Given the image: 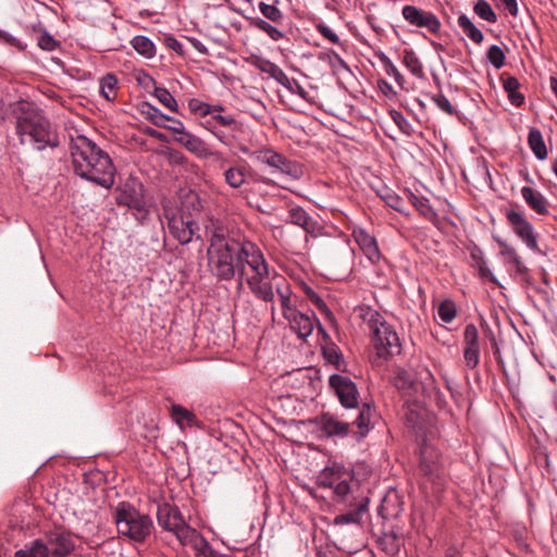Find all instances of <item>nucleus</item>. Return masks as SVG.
<instances>
[{"mask_svg": "<svg viewBox=\"0 0 557 557\" xmlns=\"http://www.w3.org/2000/svg\"><path fill=\"white\" fill-rule=\"evenodd\" d=\"M232 255L231 269L212 272L218 281L231 282L237 276V289L246 284L251 294L264 302H273L274 281L280 276L268 263L261 248L248 239Z\"/></svg>", "mask_w": 557, "mask_h": 557, "instance_id": "1", "label": "nucleus"}, {"mask_svg": "<svg viewBox=\"0 0 557 557\" xmlns=\"http://www.w3.org/2000/svg\"><path fill=\"white\" fill-rule=\"evenodd\" d=\"M74 173L106 189L114 184L115 168L110 156L84 135L71 139Z\"/></svg>", "mask_w": 557, "mask_h": 557, "instance_id": "2", "label": "nucleus"}, {"mask_svg": "<svg viewBox=\"0 0 557 557\" xmlns=\"http://www.w3.org/2000/svg\"><path fill=\"white\" fill-rule=\"evenodd\" d=\"M205 234L209 243L207 259L210 273L231 269L232 255L248 240L228 216H208Z\"/></svg>", "mask_w": 557, "mask_h": 557, "instance_id": "3", "label": "nucleus"}, {"mask_svg": "<svg viewBox=\"0 0 557 557\" xmlns=\"http://www.w3.org/2000/svg\"><path fill=\"white\" fill-rule=\"evenodd\" d=\"M15 132L22 145L36 151L54 149L60 145L59 134L42 111L33 102L18 101L13 109Z\"/></svg>", "mask_w": 557, "mask_h": 557, "instance_id": "4", "label": "nucleus"}, {"mask_svg": "<svg viewBox=\"0 0 557 557\" xmlns=\"http://www.w3.org/2000/svg\"><path fill=\"white\" fill-rule=\"evenodd\" d=\"M114 521L121 536L143 543L151 534L153 522L149 515L141 513L135 506L121 502L114 510Z\"/></svg>", "mask_w": 557, "mask_h": 557, "instance_id": "5", "label": "nucleus"}, {"mask_svg": "<svg viewBox=\"0 0 557 557\" xmlns=\"http://www.w3.org/2000/svg\"><path fill=\"white\" fill-rule=\"evenodd\" d=\"M75 548L71 533L54 530L46 534L45 540H35L29 547L15 553V557H65Z\"/></svg>", "mask_w": 557, "mask_h": 557, "instance_id": "6", "label": "nucleus"}, {"mask_svg": "<svg viewBox=\"0 0 557 557\" xmlns=\"http://www.w3.org/2000/svg\"><path fill=\"white\" fill-rule=\"evenodd\" d=\"M372 344L379 358L388 359L401 352V343L395 329L379 313L369 321Z\"/></svg>", "mask_w": 557, "mask_h": 557, "instance_id": "7", "label": "nucleus"}, {"mask_svg": "<svg viewBox=\"0 0 557 557\" xmlns=\"http://www.w3.org/2000/svg\"><path fill=\"white\" fill-rule=\"evenodd\" d=\"M163 219L170 234L181 244H189L194 236L198 233V224L193 220L189 213L172 208L168 205L163 206Z\"/></svg>", "mask_w": 557, "mask_h": 557, "instance_id": "8", "label": "nucleus"}, {"mask_svg": "<svg viewBox=\"0 0 557 557\" xmlns=\"http://www.w3.org/2000/svg\"><path fill=\"white\" fill-rule=\"evenodd\" d=\"M240 151L249 154L253 160L267 164L268 166L287 174L294 178H298L302 174L301 166L292 160H288L283 154L270 148H263L255 151H249L247 147H240Z\"/></svg>", "mask_w": 557, "mask_h": 557, "instance_id": "9", "label": "nucleus"}, {"mask_svg": "<svg viewBox=\"0 0 557 557\" xmlns=\"http://www.w3.org/2000/svg\"><path fill=\"white\" fill-rule=\"evenodd\" d=\"M506 220L515 235L532 251L541 252L536 233L533 224L527 215L518 210L508 209L505 212Z\"/></svg>", "mask_w": 557, "mask_h": 557, "instance_id": "10", "label": "nucleus"}, {"mask_svg": "<svg viewBox=\"0 0 557 557\" xmlns=\"http://www.w3.org/2000/svg\"><path fill=\"white\" fill-rule=\"evenodd\" d=\"M223 176L225 183L235 189L242 188L249 182L270 184V180L258 175L246 162L228 166Z\"/></svg>", "mask_w": 557, "mask_h": 557, "instance_id": "11", "label": "nucleus"}, {"mask_svg": "<svg viewBox=\"0 0 557 557\" xmlns=\"http://www.w3.org/2000/svg\"><path fill=\"white\" fill-rule=\"evenodd\" d=\"M330 387L336 394L339 403L345 408H355L358 406L359 392L356 384L342 374H332L329 377Z\"/></svg>", "mask_w": 557, "mask_h": 557, "instance_id": "12", "label": "nucleus"}, {"mask_svg": "<svg viewBox=\"0 0 557 557\" xmlns=\"http://www.w3.org/2000/svg\"><path fill=\"white\" fill-rule=\"evenodd\" d=\"M403 16L409 24L417 27H424L433 34L438 33L441 29V23L435 14L414 5H405L403 8Z\"/></svg>", "mask_w": 557, "mask_h": 557, "instance_id": "13", "label": "nucleus"}, {"mask_svg": "<svg viewBox=\"0 0 557 557\" xmlns=\"http://www.w3.org/2000/svg\"><path fill=\"white\" fill-rule=\"evenodd\" d=\"M287 223L301 227L308 235L318 237L322 235V224L311 216L302 207L294 206L288 210Z\"/></svg>", "mask_w": 557, "mask_h": 557, "instance_id": "14", "label": "nucleus"}, {"mask_svg": "<svg viewBox=\"0 0 557 557\" xmlns=\"http://www.w3.org/2000/svg\"><path fill=\"white\" fill-rule=\"evenodd\" d=\"M285 319L288 321L292 331L295 332L298 338L301 339H306L307 337H309L312 334L314 326L321 324L317 319L314 312H311L309 314L296 310L290 315H287Z\"/></svg>", "mask_w": 557, "mask_h": 557, "instance_id": "15", "label": "nucleus"}, {"mask_svg": "<svg viewBox=\"0 0 557 557\" xmlns=\"http://www.w3.org/2000/svg\"><path fill=\"white\" fill-rule=\"evenodd\" d=\"M318 335L321 336V350L327 363L333 364L337 370H345L346 362L339 347L332 341L329 333L321 324H318Z\"/></svg>", "mask_w": 557, "mask_h": 557, "instance_id": "16", "label": "nucleus"}, {"mask_svg": "<svg viewBox=\"0 0 557 557\" xmlns=\"http://www.w3.org/2000/svg\"><path fill=\"white\" fill-rule=\"evenodd\" d=\"M314 423L321 432L327 437L348 435L350 423L339 420L337 417L330 412L322 413L314 419Z\"/></svg>", "mask_w": 557, "mask_h": 557, "instance_id": "17", "label": "nucleus"}, {"mask_svg": "<svg viewBox=\"0 0 557 557\" xmlns=\"http://www.w3.org/2000/svg\"><path fill=\"white\" fill-rule=\"evenodd\" d=\"M352 237L366 258L372 263L376 264L382 259L377 242L374 236L370 235L363 228H355Z\"/></svg>", "mask_w": 557, "mask_h": 557, "instance_id": "18", "label": "nucleus"}, {"mask_svg": "<svg viewBox=\"0 0 557 557\" xmlns=\"http://www.w3.org/2000/svg\"><path fill=\"white\" fill-rule=\"evenodd\" d=\"M252 65L260 72L268 74L289 91H294L293 85H297V79L289 78L275 63L263 58H256V60L252 61Z\"/></svg>", "mask_w": 557, "mask_h": 557, "instance_id": "19", "label": "nucleus"}, {"mask_svg": "<svg viewBox=\"0 0 557 557\" xmlns=\"http://www.w3.org/2000/svg\"><path fill=\"white\" fill-rule=\"evenodd\" d=\"M157 520L162 529L173 532L184 518L177 507L163 503L158 506Z\"/></svg>", "mask_w": 557, "mask_h": 557, "instance_id": "20", "label": "nucleus"}, {"mask_svg": "<svg viewBox=\"0 0 557 557\" xmlns=\"http://www.w3.org/2000/svg\"><path fill=\"white\" fill-rule=\"evenodd\" d=\"M369 499L362 497L360 502L351 509L334 518L335 525L354 524L360 527L363 519L368 516Z\"/></svg>", "mask_w": 557, "mask_h": 557, "instance_id": "21", "label": "nucleus"}, {"mask_svg": "<svg viewBox=\"0 0 557 557\" xmlns=\"http://www.w3.org/2000/svg\"><path fill=\"white\" fill-rule=\"evenodd\" d=\"M128 208L143 210L145 207L144 186L137 181L127 182L122 191V200Z\"/></svg>", "mask_w": 557, "mask_h": 557, "instance_id": "22", "label": "nucleus"}, {"mask_svg": "<svg viewBox=\"0 0 557 557\" xmlns=\"http://www.w3.org/2000/svg\"><path fill=\"white\" fill-rule=\"evenodd\" d=\"M496 242L502 248L499 252L500 256L504 258L506 263L513 265L516 275L527 277L529 275V269L516 248L503 239H497Z\"/></svg>", "mask_w": 557, "mask_h": 557, "instance_id": "23", "label": "nucleus"}, {"mask_svg": "<svg viewBox=\"0 0 557 557\" xmlns=\"http://www.w3.org/2000/svg\"><path fill=\"white\" fill-rule=\"evenodd\" d=\"M521 196L532 211L540 215L548 214L549 201L540 190L530 186H523L521 188Z\"/></svg>", "mask_w": 557, "mask_h": 557, "instance_id": "24", "label": "nucleus"}, {"mask_svg": "<svg viewBox=\"0 0 557 557\" xmlns=\"http://www.w3.org/2000/svg\"><path fill=\"white\" fill-rule=\"evenodd\" d=\"M379 548L388 556H396L404 546L403 536L395 530L384 531L376 539Z\"/></svg>", "mask_w": 557, "mask_h": 557, "instance_id": "25", "label": "nucleus"}, {"mask_svg": "<svg viewBox=\"0 0 557 557\" xmlns=\"http://www.w3.org/2000/svg\"><path fill=\"white\" fill-rule=\"evenodd\" d=\"M274 289L278 295L284 318L298 310L292 302L293 292L290 289V285L283 276L280 275L274 281L273 290Z\"/></svg>", "mask_w": 557, "mask_h": 557, "instance_id": "26", "label": "nucleus"}, {"mask_svg": "<svg viewBox=\"0 0 557 557\" xmlns=\"http://www.w3.org/2000/svg\"><path fill=\"white\" fill-rule=\"evenodd\" d=\"M395 387L405 395L411 396L417 389L416 375L406 369H397L394 376Z\"/></svg>", "mask_w": 557, "mask_h": 557, "instance_id": "27", "label": "nucleus"}, {"mask_svg": "<svg viewBox=\"0 0 557 557\" xmlns=\"http://www.w3.org/2000/svg\"><path fill=\"white\" fill-rule=\"evenodd\" d=\"M503 88L507 92L510 103L515 107H521L524 103V96L519 91V81L510 75L503 74L500 77Z\"/></svg>", "mask_w": 557, "mask_h": 557, "instance_id": "28", "label": "nucleus"}, {"mask_svg": "<svg viewBox=\"0 0 557 557\" xmlns=\"http://www.w3.org/2000/svg\"><path fill=\"white\" fill-rule=\"evenodd\" d=\"M373 412H374L373 407L370 404L364 403V404H362V406L359 410L358 417L351 423L352 425H356L358 428L357 435L359 438L364 437L369 433V431L371 429L370 424H371V419H372Z\"/></svg>", "mask_w": 557, "mask_h": 557, "instance_id": "29", "label": "nucleus"}, {"mask_svg": "<svg viewBox=\"0 0 557 557\" xmlns=\"http://www.w3.org/2000/svg\"><path fill=\"white\" fill-rule=\"evenodd\" d=\"M185 149H187L193 154L197 156L198 158H210V157H216L218 159L222 158V153L212 151L209 147V145L202 140L201 138L197 136H193L190 140H187V145L184 146Z\"/></svg>", "mask_w": 557, "mask_h": 557, "instance_id": "30", "label": "nucleus"}, {"mask_svg": "<svg viewBox=\"0 0 557 557\" xmlns=\"http://www.w3.org/2000/svg\"><path fill=\"white\" fill-rule=\"evenodd\" d=\"M470 257L473 261V265L478 270V274L482 280H488L490 282L499 285L497 278L494 276L492 271L488 269L486 260L484 259L483 251L475 247L471 250Z\"/></svg>", "mask_w": 557, "mask_h": 557, "instance_id": "31", "label": "nucleus"}, {"mask_svg": "<svg viewBox=\"0 0 557 557\" xmlns=\"http://www.w3.org/2000/svg\"><path fill=\"white\" fill-rule=\"evenodd\" d=\"M173 533L176 535L181 544L193 545V547H195L196 544L199 543V540L203 537L196 529L190 528L185 520L178 524L177 529H175Z\"/></svg>", "mask_w": 557, "mask_h": 557, "instance_id": "32", "label": "nucleus"}, {"mask_svg": "<svg viewBox=\"0 0 557 557\" xmlns=\"http://www.w3.org/2000/svg\"><path fill=\"white\" fill-rule=\"evenodd\" d=\"M528 144L530 149L539 160H544L547 158V148L540 129L532 127L529 131Z\"/></svg>", "mask_w": 557, "mask_h": 557, "instance_id": "33", "label": "nucleus"}, {"mask_svg": "<svg viewBox=\"0 0 557 557\" xmlns=\"http://www.w3.org/2000/svg\"><path fill=\"white\" fill-rule=\"evenodd\" d=\"M171 417L181 428L194 426L197 423L196 414L181 405L172 406Z\"/></svg>", "mask_w": 557, "mask_h": 557, "instance_id": "34", "label": "nucleus"}, {"mask_svg": "<svg viewBox=\"0 0 557 557\" xmlns=\"http://www.w3.org/2000/svg\"><path fill=\"white\" fill-rule=\"evenodd\" d=\"M458 26L473 42L481 44L483 41V33L471 22V20L466 14L462 13L458 16Z\"/></svg>", "mask_w": 557, "mask_h": 557, "instance_id": "35", "label": "nucleus"}, {"mask_svg": "<svg viewBox=\"0 0 557 557\" xmlns=\"http://www.w3.org/2000/svg\"><path fill=\"white\" fill-rule=\"evenodd\" d=\"M132 47L143 57L152 59L156 55V46L151 39L146 36H135L132 41Z\"/></svg>", "mask_w": 557, "mask_h": 557, "instance_id": "36", "label": "nucleus"}, {"mask_svg": "<svg viewBox=\"0 0 557 557\" xmlns=\"http://www.w3.org/2000/svg\"><path fill=\"white\" fill-rule=\"evenodd\" d=\"M403 63L413 76L418 78L424 76L423 65L413 50H404Z\"/></svg>", "mask_w": 557, "mask_h": 557, "instance_id": "37", "label": "nucleus"}, {"mask_svg": "<svg viewBox=\"0 0 557 557\" xmlns=\"http://www.w3.org/2000/svg\"><path fill=\"white\" fill-rule=\"evenodd\" d=\"M305 294L307 298L315 306L321 314L325 317L327 321L335 324V317L331 309L327 307L325 301L309 286L305 287Z\"/></svg>", "mask_w": 557, "mask_h": 557, "instance_id": "38", "label": "nucleus"}, {"mask_svg": "<svg viewBox=\"0 0 557 557\" xmlns=\"http://www.w3.org/2000/svg\"><path fill=\"white\" fill-rule=\"evenodd\" d=\"M409 201L411 205L425 218L432 219L436 216L435 211L430 205V201L424 196H418L410 190H407Z\"/></svg>", "mask_w": 557, "mask_h": 557, "instance_id": "39", "label": "nucleus"}, {"mask_svg": "<svg viewBox=\"0 0 557 557\" xmlns=\"http://www.w3.org/2000/svg\"><path fill=\"white\" fill-rule=\"evenodd\" d=\"M218 110L211 114V120L224 127H230L234 132H240L243 124L234 119L231 114H222L224 108L216 106Z\"/></svg>", "mask_w": 557, "mask_h": 557, "instance_id": "40", "label": "nucleus"}, {"mask_svg": "<svg viewBox=\"0 0 557 557\" xmlns=\"http://www.w3.org/2000/svg\"><path fill=\"white\" fill-rule=\"evenodd\" d=\"M348 471L337 465V463H334L332 467H327L325 468L319 475V484L321 486H324V487H329V485L326 484L327 481L330 482H338L344 473H347Z\"/></svg>", "mask_w": 557, "mask_h": 557, "instance_id": "41", "label": "nucleus"}, {"mask_svg": "<svg viewBox=\"0 0 557 557\" xmlns=\"http://www.w3.org/2000/svg\"><path fill=\"white\" fill-rule=\"evenodd\" d=\"M141 112L153 125L166 127V122L170 120V116L163 114L157 107L145 102Z\"/></svg>", "mask_w": 557, "mask_h": 557, "instance_id": "42", "label": "nucleus"}, {"mask_svg": "<svg viewBox=\"0 0 557 557\" xmlns=\"http://www.w3.org/2000/svg\"><path fill=\"white\" fill-rule=\"evenodd\" d=\"M251 24L259 30L267 34L274 41H278L285 37L284 33L278 29L276 24L272 25L270 22H268L263 18H260V17L252 18Z\"/></svg>", "mask_w": 557, "mask_h": 557, "instance_id": "43", "label": "nucleus"}, {"mask_svg": "<svg viewBox=\"0 0 557 557\" xmlns=\"http://www.w3.org/2000/svg\"><path fill=\"white\" fill-rule=\"evenodd\" d=\"M117 78L113 74H107L100 79V94L108 101L116 98Z\"/></svg>", "mask_w": 557, "mask_h": 557, "instance_id": "44", "label": "nucleus"}, {"mask_svg": "<svg viewBox=\"0 0 557 557\" xmlns=\"http://www.w3.org/2000/svg\"><path fill=\"white\" fill-rule=\"evenodd\" d=\"M376 57L377 59L380 60L385 73L388 75V76H392L395 82L400 86L403 87L404 84H405V77L403 76V74L399 72V70L396 67V65L392 62V60L384 53V52H379L376 53Z\"/></svg>", "mask_w": 557, "mask_h": 557, "instance_id": "45", "label": "nucleus"}, {"mask_svg": "<svg viewBox=\"0 0 557 557\" xmlns=\"http://www.w3.org/2000/svg\"><path fill=\"white\" fill-rule=\"evenodd\" d=\"M258 8L261 14L270 22L281 25L284 20L283 12L274 4H268L263 1L259 2Z\"/></svg>", "mask_w": 557, "mask_h": 557, "instance_id": "46", "label": "nucleus"}, {"mask_svg": "<svg viewBox=\"0 0 557 557\" xmlns=\"http://www.w3.org/2000/svg\"><path fill=\"white\" fill-rule=\"evenodd\" d=\"M352 482L351 473L348 471L347 473H344L343 478L338 482H330L327 481L326 484L330 488H333L336 496L344 498L349 494L351 491L350 483Z\"/></svg>", "mask_w": 557, "mask_h": 557, "instance_id": "47", "label": "nucleus"}, {"mask_svg": "<svg viewBox=\"0 0 557 557\" xmlns=\"http://www.w3.org/2000/svg\"><path fill=\"white\" fill-rule=\"evenodd\" d=\"M473 11L478 16L486 22H497V15L494 12L492 5L486 0H478L473 7Z\"/></svg>", "mask_w": 557, "mask_h": 557, "instance_id": "48", "label": "nucleus"}, {"mask_svg": "<svg viewBox=\"0 0 557 557\" xmlns=\"http://www.w3.org/2000/svg\"><path fill=\"white\" fill-rule=\"evenodd\" d=\"M153 96L170 111L175 113L178 112L177 101L166 88L156 87Z\"/></svg>", "mask_w": 557, "mask_h": 557, "instance_id": "49", "label": "nucleus"}, {"mask_svg": "<svg viewBox=\"0 0 557 557\" xmlns=\"http://www.w3.org/2000/svg\"><path fill=\"white\" fill-rule=\"evenodd\" d=\"M487 61L496 69L499 70L505 65L506 54L502 47L492 45L486 52Z\"/></svg>", "mask_w": 557, "mask_h": 557, "instance_id": "50", "label": "nucleus"}, {"mask_svg": "<svg viewBox=\"0 0 557 557\" xmlns=\"http://www.w3.org/2000/svg\"><path fill=\"white\" fill-rule=\"evenodd\" d=\"M438 317L445 323H450L457 315L456 304L450 299L443 300L437 309Z\"/></svg>", "mask_w": 557, "mask_h": 557, "instance_id": "51", "label": "nucleus"}, {"mask_svg": "<svg viewBox=\"0 0 557 557\" xmlns=\"http://www.w3.org/2000/svg\"><path fill=\"white\" fill-rule=\"evenodd\" d=\"M37 45L45 51H54L60 47V42L46 30L38 36Z\"/></svg>", "mask_w": 557, "mask_h": 557, "instance_id": "52", "label": "nucleus"}, {"mask_svg": "<svg viewBox=\"0 0 557 557\" xmlns=\"http://www.w3.org/2000/svg\"><path fill=\"white\" fill-rule=\"evenodd\" d=\"M465 347H480L479 331L472 323L467 324L463 332Z\"/></svg>", "mask_w": 557, "mask_h": 557, "instance_id": "53", "label": "nucleus"}, {"mask_svg": "<svg viewBox=\"0 0 557 557\" xmlns=\"http://www.w3.org/2000/svg\"><path fill=\"white\" fill-rule=\"evenodd\" d=\"M189 108L195 114H197L201 117H205L208 115L211 116V114L218 110L216 106H212V104H209L206 102H199L197 100H191L189 102Z\"/></svg>", "mask_w": 557, "mask_h": 557, "instance_id": "54", "label": "nucleus"}, {"mask_svg": "<svg viewBox=\"0 0 557 557\" xmlns=\"http://www.w3.org/2000/svg\"><path fill=\"white\" fill-rule=\"evenodd\" d=\"M463 359L467 368H476L480 362V347H465Z\"/></svg>", "mask_w": 557, "mask_h": 557, "instance_id": "55", "label": "nucleus"}, {"mask_svg": "<svg viewBox=\"0 0 557 557\" xmlns=\"http://www.w3.org/2000/svg\"><path fill=\"white\" fill-rule=\"evenodd\" d=\"M381 198L392 209H394L400 213L404 212V200L400 196H398L394 191H386L385 194L381 195Z\"/></svg>", "mask_w": 557, "mask_h": 557, "instance_id": "56", "label": "nucleus"}, {"mask_svg": "<svg viewBox=\"0 0 557 557\" xmlns=\"http://www.w3.org/2000/svg\"><path fill=\"white\" fill-rule=\"evenodd\" d=\"M196 549L197 556L202 557H222L220 553H218L210 544L209 542L202 537L199 540V543L196 544L194 547Z\"/></svg>", "mask_w": 557, "mask_h": 557, "instance_id": "57", "label": "nucleus"}, {"mask_svg": "<svg viewBox=\"0 0 557 557\" xmlns=\"http://www.w3.org/2000/svg\"><path fill=\"white\" fill-rule=\"evenodd\" d=\"M432 101L445 113L455 115L457 110L451 106L449 100L443 95L437 94L432 97Z\"/></svg>", "mask_w": 557, "mask_h": 557, "instance_id": "58", "label": "nucleus"}, {"mask_svg": "<svg viewBox=\"0 0 557 557\" xmlns=\"http://www.w3.org/2000/svg\"><path fill=\"white\" fill-rule=\"evenodd\" d=\"M391 116L401 132L406 134L410 133L411 124L401 112L393 110L391 111Z\"/></svg>", "mask_w": 557, "mask_h": 557, "instance_id": "59", "label": "nucleus"}, {"mask_svg": "<svg viewBox=\"0 0 557 557\" xmlns=\"http://www.w3.org/2000/svg\"><path fill=\"white\" fill-rule=\"evenodd\" d=\"M318 33L324 37L325 39L330 40L332 44L338 45L339 44V37L336 35L335 32H333L329 26L325 24H319L317 26Z\"/></svg>", "mask_w": 557, "mask_h": 557, "instance_id": "60", "label": "nucleus"}, {"mask_svg": "<svg viewBox=\"0 0 557 557\" xmlns=\"http://www.w3.org/2000/svg\"><path fill=\"white\" fill-rule=\"evenodd\" d=\"M164 44L169 49L175 51L180 55H184L183 45L175 37L166 36L164 38Z\"/></svg>", "mask_w": 557, "mask_h": 557, "instance_id": "61", "label": "nucleus"}, {"mask_svg": "<svg viewBox=\"0 0 557 557\" xmlns=\"http://www.w3.org/2000/svg\"><path fill=\"white\" fill-rule=\"evenodd\" d=\"M205 127L210 131L221 143H223L224 145L228 146V147H232V143L230 140V138L221 131H216L212 125H211V121H207L206 124H205Z\"/></svg>", "mask_w": 557, "mask_h": 557, "instance_id": "62", "label": "nucleus"}, {"mask_svg": "<svg viewBox=\"0 0 557 557\" xmlns=\"http://www.w3.org/2000/svg\"><path fill=\"white\" fill-rule=\"evenodd\" d=\"M193 136L194 134L189 133L184 127L183 129H181V132L178 131V134L176 136H174V140L184 147L185 145H187V140H190Z\"/></svg>", "mask_w": 557, "mask_h": 557, "instance_id": "63", "label": "nucleus"}, {"mask_svg": "<svg viewBox=\"0 0 557 557\" xmlns=\"http://www.w3.org/2000/svg\"><path fill=\"white\" fill-rule=\"evenodd\" d=\"M168 122H170L171 124L170 125L166 124L165 128L170 129L174 134V136H176L178 134V131L181 132V129H183L185 127L182 121L176 120L171 116H170V120H168Z\"/></svg>", "mask_w": 557, "mask_h": 557, "instance_id": "64", "label": "nucleus"}]
</instances>
